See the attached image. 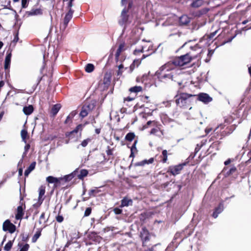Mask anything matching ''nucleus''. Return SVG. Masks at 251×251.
Segmentation results:
<instances>
[{
    "mask_svg": "<svg viewBox=\"0 0 251 251\" xmlns=\"http://www.w3.org/2000/svg\"><path fill=\"white\" fill-rule=\"evenodd\" d=\"M12 243L11 241H9L4 246V250L8 251L10 250L12 247Z\"/></svg>",
    "mask_w": 251,
    "mask_h": 251,
    "instance_id": "nucleus-37",
    "label": "nucleus"
},
{
    "mask_svg": "<svg viewBox=\"0 0 251 251\" xmlns=\"http://www.w3.org/2000/svg\"><path fill=\"white\" fill-rule=\"evenodd\" d=\"M99 192V191L97 188L92 189L89 191V195L90 196H95L96 194L98 193Z\"/></svg>",
    "mask_w": 251,
    "mask_h": 251,
    "instance_id": "nucleus-34",
    "label": "nucleus"
},
{
    "mask_svg": "<svg viewBox=\"0 0 251 251\" xmlns=\"http://www.w3.org/2000/svg\"><path fill=\"white\" fill-rule=\"evenodd\" d=\"M36 163L35 162H32L30 166L27 168V169L25 172V176H28V175L30 174V173L33 171L35 167Z\"/></svg>",
    "mask_w": 251,
    "mask_h": 251,
    "instance_id": "nucleus-17",
    "label": "nucleus"
},
{
    "mask_svg": "<svg viewBox=\"0 0 251 251\" xmlns=\"http://www.w3.org/2000/svg\"><path fill=\"white\" fill-rule=\"evenodd\" d=\"M145 45H141V47H140L139 48L137 49H135L134 51V54L136 55L138 54L139 53L142 52L143 51V50H144Z\"/></svg>",
    "mask_w": 251,
    "mask_h": 251,
    "instance_id": "nucleus-31",
    "label": "nucleus"
},
{
    "mask_svg": "<svg viewBox=\"0 0 251 251\" xmlns=\"http://www.w3.org/2000/svg\"><path fill=\"white\" fill-rule=\"evenodd\" d=\"M84 106L86 107L88 110L90 112V111H91L92 110H93L94 109V108L95 107V105H94V103L93 102V103H90L87 105H84Z\"/></svg>",
    "mask_w": 251,
    "mask_h": 251,
    "instance_id": "nucleus-35",
    "label": "nucleus"
},
{
    "mask_svg": "<svg viewBox=\"0 0 251 251\" xmlns=\"http://www.w3.org/2000/svg\"><path fill=\"white\" fill-rule=\"evenodd\" d=\"M33 111V107L32 105H30L28 106H25L23 108V111L26 115L31 114Z\"/></svg>",
    "mask_w": 251,
    "mask_h": 251,
    "instance_id": "nucleus-18",
    "label": "nucleus"
},
{
    "mask_svg": "<svg viewBox=\"0 0 251 251\" xmlns=\"http://www.w3.org/2000/svg\"><path fill=\"white\" fill-rule=\"evenodd\" d=\"M56 220L57 222L61 223L63 221V217L62 216L58 215L56 217Z\"/></svg>",
    "mask_w": 251,
    "mask_h": 251,
    "instance_id": "nucleus-41",
    "label": "nucleus"
},
{
    "mask_svg": "<svg viewBox=\"0 0 251 251\" xmlns=\"http://www.w3.org/2000/svg\"><path fill=\"white\" fill-rule=\"evenodd\" d=\"M70 118V116L69 115V116H68L67 117V119H66V121H65V123H67V122H68V121L69 120Z\"/></svg>",
    "mask_w": 251,
    "mask_h": 251,
    "instance_id": "nucleus-58",
    "label": "nucleus"
},
{
    "mask_svg": "<svg viewBox=\"0 0 251 251\" xmlns=\"http://www.w3.org/2000/svg\"><path fill=\"white\" fill-rule=\"evenodd\" d=\"M180 23L182 25H186L189 22V19L187 16L184 15L180 18Z\"/></svg>",
    "mask_w": 251,
    "mask_h": 251,
    "instance_id": "nucleus-23",
    "label": "nucleus"
},
{
    "mask_svg": "<svg viewBox=\"0 0 251 251\" xmlns=\"http://www.w3.org/2000/svg\"><path fill=\"white\" fill-rule=\"evenodd\" d=\"M30 148V145L27 144H26L25 147V152H24V154H25L27 151H28V150Z\"/></svg>",
    "mask_w": 251,
    "mask_h": 251,
    "instance_id": "nucleus-44",
    "label": "nucleus"
},
{
    "mask_svg": "<svg viewBox=\"0 0 251 251\" xmlns=\"http://www.w3.org/2000/svg\"><path fill=\"white\" fill-rule=\"evenodd\" d=\"M29 249V245L27 244H26L24 246L23 248L22 249L21 251H25L26 250H28Z\"/></svg>",
    "mask_w": 251,
    "mask_h": 251,
    "instance_id": "nucleus-45",
    "label": "nucleus"
},
{
    "mask_svg": "<svg viewBox=\"0 0 251 251\" xmlns=\"http://www.w3.org/2000/svg\"><path fill=\"white\" fill-rule=\"evenodd\" d=\"M40 235H41V232L39 231L37 232L32 237V242H35L37 241V240L38 239V238L40 236Z\"/></svg>",
    "mask_w": 251,
    "mask_h": 251,
    "instance_id": "nucleus-33",
    "label": "nucleus"
},
{
    "mask_svg": "<svg viewBox=\"0 0 251 251\" xmlns=\"http://www.w3.org/2000/svg\"><path fill=\"white\" fill-rule=\"evenodd\" d=\"M27 0H22V5L23 8H25L27 6Z\"/></svg>",
    "mask_w": 251,
    "mask_h": 251,
    "instance_id": "nucleus-42",
    "label": "nucleus"
},
{
    "mask_svg": "<svg viewBox=\"0 0 251 251\" xmlns=\"http://www.w3.org/2000/svg\"><path fill=\"white\" fill-rule=\"evenodd\" d=\"M152 123V121H148V122H147V126H144L143 128H147V127H148V126H149V125H150Z\"/></svg>",
    "mask_w": 251,
    "mask_h": 251,
    "instance_id": "nucleus-48",
    "label": "nucleus"
},
{
    "mask_svg": "<svg viewBox=\"0 0 251 251\" xmlns=\"http://www.w3.org/2000/svg\"><path fill=\"white\" fill-rule=\"evenodd\" d=\"M224 209V206L223 204L221 203L219 204V205L215 209L214 212L213 213V217L214 218H216L218 214L221 213Z\"/></svg>",
    "mask_w": 251,
    "mask_h": 251,
    "instance_id": "nucleus-12",
    "label": "nucleus"
},
{
    "mask_svg": "<svg viewBox=\"0 0 251 251\" xmlns=\"http://www.w3.org/2000/svg\"><path fill=\"white\" fill-rule=\"evenodd\" d=\"M69 244H70V243H67V244L66 245V246H65V247H68V245H69Z\"/></svg>",
    "mask_w": 251,
    "mask_h": 251,
    "instance_id": "nucleus-63",
    "label": "nucleus"
},
{
    "mask_svg": "<svg viewBox=\"0 0 251 251\" xmlns=\"http://www.w3.org/2000/svg\"><path fill=\"white\" fill-rule=\"evenodd\" d=\"M149 232L145 229H143L141 232V237L143 240V244L145 242L148 241L149 240Z\"/></svg>",
    "mask_w": 251,
    "mask_h": 251,
    "instance_id": "nucleus-10",
    "label": "nucleus"
},
{
    "mask_svg": "<svg viewBox=\"0 0 251 251\" xmlns=\"http://www.w3.org/2000/svg\"><path fill=\"white\" fill-rule=\"evenodd\" d=\"M124 48H125V44H121L119 47V48L118 49L117 51H116V53L115 54V56H116V58H117L121 52L124 50Z\"/></svg>",
    "mask_w": 251,
    "mask_h": 251,
    "instance_id": "nucleus-26",
    "label": "nucleus"
},
{
    "mask_svg": "<svg viewBox=\"0 0 251 251\" xmlns=\"http://www.w3.org/2000/svg\"><path fill=\"white\" fill-rule=\"evenodd\" d=\"M236 170V168H232L230 169V172H234Z\"/></svg>",
    "mask_w": 251,
    "mask_h": 251,
    "instance_id": "nucleus-59",
    "label": "nucleus"
},
{
    "mask_svg": "<svg viewBox=\"0 0 251 251\" xmlns=\"http://www.w3.org/2000/svg\"><path fill=\"white\" fill-rule=\"evenodd\" d=\"M91 212V209L90 207H88L86 208L85 211L84 215L85 216H88Z\"/></svg>",
    "mask_w": 251,
    "mask_h": 251,
    "instance_id": "nucleus-39",
    "label": "nucleus"
},
{
    "mask_svg": "<svg viewBox=\"0 0 251 251\" xmlns=\"http://www.w3.org/2000/svg\"><path fill=\"white\" fill-rule=\"evenodd\" d=\"M23 174V170L22 169H20L19 170V176H21Z\"/></svg>",
    "mask_w": 251,
    "mask_h": 251,
    "instance_id": "nucleus-52",
    "label": "nucleus"
},
{
    "mask_svg": "<svg viewBox=\"0 0 251 251\" xmlns=\"http://www.w3.org/2000/svg\"><path fill=\"white\" fill-rule=\"evenodd\" d=\"M136 143H137V141H135L134 143V144L133 145V146H132L131 147V154H130V156H133V153L134 151H137V149H136Z\"/></svg>",
    "mask_w": 251,
    "mask_h": 251,
    "instance_id": "nucleus-36",
    "label": "nucleus"
},
{
    "mask_svg": "<svg viewBox=\"0 0 251 251\" xmlns=\"http://www.w3.org/2000/svg\"><path fill=\"white\" fill-rule=\"evenodd\" d=\"M142 90V87L141 86H134L129 89V91L133 93H138Z\"/></svg>",
    "mask_w": 251,
    "mask_h": 251,
    "instance_id": "nucleus-25",
    "label": "nucleus"
},
{
    "mask_svg": "<svg viewBox=\"0 0 251 251\" xmlns=\"http://www.w3.org/2000/svg\"><path fill=\"white\" fill-rule=\"evenodd\" d=\"M73 13H74V11L72 10L71 8H70L68 12L66 14V15L65 17V18H64V28L66 27V26L68 25V23L72 19Z\"/></svg>",
    "mask_w": 251,
    "mask_h": 251,
    "instance_id": "nucleus-8",
    "label": "nucleus"
},
{
    "mask_svg": "<svg viewBox=\"0 0 251 251\" xmlns=\"http://www.w3.org/2000/svg\"><path fill=\"white\" fill-rule=\"evenodd\" d=\"M21 135L22 140L25 142V143L26 144L27 139L28 138L27 131L25 129H23L21 132Z\"/></svg>",
    "mask_w": 251,
    "mask_h": 251,
    "instance_id": "nucleus-19",
    "label": "nucleus"
},
{
    "mask_svg": "<svg viewBox=\"0 0 251 251\" xmlns=\"http://www.w3.org/2000/svg\"><path fill=\"white\" fill-rule=\"evenodd\" d=\"M94 69V66L92 64H88L85 67V71L88 73L92 72Z\"/></svg>",
    "mask_w": 251,
    "mask_h": 251,
    "instance_id": "nucleus-30",
    "label": "nucleus"
},
{
    "mask_svg": "<svg viewBox=\"0 0 251 251\" xmlns=\"http://www.w3.org/2000/svg\"><path fill=\"white\" fill-rule=\"evenodd\" d=\"M150 134L161 136L163 134V133L161 131H159L158 128H156L152 129L150 132Z\"/></svg>",
    "mask_w": 251,
    "mask_h": 251,
    "instance_id": "nucleus-24",
    "label": "nucleus"
},
{
    "mask_svg": "<svg viewBox=\"0 0 251 251\" xmlns=\"http://www.w3.org/2000/svg\"><path fill=\"white\" fill-rule=\"evenodd\" d=\"M47 181L50 183H54L55 185L60 183L61 181L60 177L57 178L52 176H50L47 177Z\"/></svg>",
    "mask_w": 251,
    "mask_h": 251,
    "instance_id": "nucleus-11",
    "label": "nucleus"
},
{
    "mask_svg": "<svg viewBox=\"0 0 251 251\" xmlns=\"http://www.w3.org/2000/svg\"><path fill=\"white\" fill-rule=\"evenodd\" d=\"M87 174L88 171L86 170H81L80 173L77 175V177L79 179H82L84 177L87 176Z\"/></svg>",
    "mask_w": 251,
    "mask_h": 251,
    "instance_id": "nucleus-27",
    "label": "nucleus"
},
{
    "mask_svg": "<svg viewBox=\"0 0 251 251\" xmlns=\"http://www.w3.org/2000/svg\"><path fill=\"white\" fill-rule=\"evenodd\" d=\"M73 0H70V1L69 2L68 6L69 7H71L72 6V1Z\"/></svg>",
    "mask_w": 251,
    "mask_h": 251,
    "instance_id": "nucleus-51",
    "label": "nucleus"
},
{
    "mask_svg": "<svg viewBox=\"0 0 251 251\" xmlns=\"http://www.w3.org/2000/svg\"><path fill=\"white\" fill-rule=\"evenodd\" d=\"M230 160H226V161L225 162V164L226 165H228V164H229L230 163Z\"/></svg>",
    "mask_w": 251,
    "mask_h": 251,
    "instance_id": "nucleus-54",
    "label": "nucleus"
},
{
    "mask_svg": "<svg viewBox=\"0 0 251 251\" xmlns=\"http://www.w3.org/2000/svg\"><path fill=\"white\" fill-rule=\"evenodd\" d=\"M132 203V201L130 199H124L122 201L121 206H127L130 205Z\"/></svg>",
    "mask_w": 251,
    "mask_h": 251,
    "instance_id": "nucleus-22",
    "label": "nucleus"
},
{
    "mask_svg": "<svg viewBox=\"0 0 251 251\" xmlns=\"http://www.w3.org/2000/svg\"><path fill=\"white\" fill-rule=\"evenodd\" d=\"M44 216H45V213H43L40 216V219H43L44 218Z\"/></svg>",
    "mask_w": 251,
    "mask_h": 251,
    "instance_id": "nucleus-56",
    "label": "nucleus"
},
{
    "mask_svg": "<svg viewBox=\"0 0 251 251\" xmlns=\"http://www.w3.org/2000/svg\"><path fill=\"white\" fill-rule=\"evenodd\" d=\"M126 11L125 9L122 11L121 17L122 20L120 22L121 24H124L127 21Z\"/></svg>",
    "mask_w": 251,
    "mask_h": 251,
    "instance_id": "nucleus-20",
    "label": "nucleus"
},
{
    "mask_svg": "<svg viewBox=\"0 0 251 251\" xmlns=\"http://www.w3.org/2000/svg\"><path fill=\"white\" fill-rule=\"evenodd\" d=\"M191 48L193 50L197 51L196 54H195L193 52L187 53L185 55L176 57L169 61V62L174 68H175L176 67H182L190 63L193 58L198 57V50H199V53H201L202 51V49L198 47V45L193 48L191 47Z\"/></svg>",
    "mask_w": 251,
    "mask_h": 251,
    "instance_id": "nucleus-1",
    "label": "nucleus"
},
{
    "mask_svg": "<svg viewBox=\"0 0 251 251\" xmlns=\"http://www.w3.org/2000/svg\"><path fill=\"white\" fill-rule=\"evenodd\" d=\"M90 141V140L89 139H87L86 140H83L81 144V146L83 147H86Z\"/></svg>",
    "mask_w": 251,
    "mask_h": 251,
    "instance_id": "nucleus-38",
    "label": "nucleus"
},
{
    "mask_svg": "<svg viewBox=\"0 0 251 251\" xmlns=\"http://www.w3.org/2000/svg\"><path fill=\"white\" fill-rule=\"evenodd\" d=\"M134 136L135 135L134 134V133H129L126 135V139L128 141H131L134 139Z\"/></svg>",
    "mask_w": 251,
    "mask_h": 251,
    "instance_id": "nucleus-32",
    "label": "nucleus"
},
{
    "mask_svg": "<svg viewBox=\"0 0 251 251\" xmlns=\"http://www.w3.org/2000/svg\"><path fill=\"white\" fill-rule=\"evenodd\" d=\"M141 61L139 59H135L130 66L129 72L132 73L136 67H138L141 63Z\"/></svg>",
    "mask_w": 251,
    "mask_h": 251,
    "instance_id": "nucleus-14",
    "label": "nucleus"
},
{
    "mask_svg": "<svg viewBox=\"0 0 251 251\" xmlns=\"http://www.w3.org/2000/svg\"><path fill=\"white\" fill-rule=\"evenodd\" d=\"M162 154L163 156H167V151L166 150H164L162 152Z\"/></svg>",
    "mask_w": 251,
    "mask_h": 251,
    "instance_id": "nucleus-50",
    "label": "nucleus"
},
{
    "mask_svg": "<svg viewBox=\"0 0 251 251\" xmlns=\"http://www.w3.org/2000/svg\"><path fill=\"white\" fill-rule=\"evenodd\" d=\"M167 160V156H164L163 159V161L164 163L166 162Z\"/></svg>",
    "mask_w": 251,
    "mask_h": 251,
    "instance_id": "nucleus-55",
    "label": "nucleus"
},
{
    "mask_svg": "<svg viewBox=\"0 0 251 251\" xmlns=\"http://www.w3.org/2000/svg\"><path fill=\"white\" fill-rule=\"evenodd\" d=\"M114 211L116 214H119L121 213L122 210L118 208H116L114 209Z\"/></svg>",
    "mask_w": 251,
    "mask_h": 251,
    "instance_id": "nucleus-43",
    "label": "nucleus"
},
{
    "mask_svg": "<svg viewBox=\"0 0 251 251\" xmlns=\"http://www.w3.org/2000/svg\"><path fill=\"white\" fill-rule=\"evenodd\" d=\"M183 165L179 164L174 166H171L169 168V171L174 175H176L179 174L183 168Z\"/></svg>",
    "mask_w": 251,
    "mask_h": 251,
    "instance_id": "nucleus-6",
    "label": "nucleus"
},
{
    "mask_svg": "<svg viewBox=\"0 0 251 251\" xmlns=\"http://www.w3.org/2000/svg\"><path fill=\"white\" fill-rule=\"evenodd\" d=\"M3 46V43L1 41H0V49L2 48Z\"/></svg>",
    "mask_w": 251,
    "mask_h": 251,
    "instance_id": "nucleus-60",
    "label": "nucleus"
},
{
    "mask_svg": "<svg viewBox=\"0 0 251 251\" xmlns=\"http://www.w3.org/2000/svg\"><path fill=\"white\" fill-rule=\"evenodd\" d=\"M140 44H141V45H145L144 49H146V48H147L148 46L149 47L151 45V44L150 42H147L144 41V40L142 41Z\"/></svg>",
    "mask_w": 251,
    "mask_h": 251,
    "instance_id": "nucleus-40",
    "label": "nucleus"
},
{
    "mask_svg": "<svg viewBox=\"0 0 251 251\" xmlns=\"http://www.w3.org/2000/svg\"><path fill=\"white\" fill-rule=\"evenodd\" d=\"M78 173V170H75L72 173L66 175L63 177H60L61 178V181H64L65 182H67L70 181L73 177H74Z\"/></svg>",
    "mask_w": 251,
    "mask_h": 251,
    "instance_id": "nucleus-7",
    "label": "nucleus"
},
{
    "mask_svg": "<svg viewBox=\"0 0 251 251\" xmlns=\"http://www.w3.org/2000/svg\"><path fill=\"white\" fill-rule=\"evenodd\" d=\"M203 4L202 0H196L192 3V6L194 7H199Z\"/></svg>",
    "mask_w": 251,
    "mask_h": 251,
    "instance_id": "nucleus-29",
    "label": "nucleus"
},
{
    "mask_svg": "<svg viewBox=\"0 0 251 251\" xmlns=\"http://www.w3.org/2000/svg\"><path fill=\"white\" fill-rule=\"evenodd\" d=\"M126 0H122V4H123V5L125 4L126 3Z\"/></svg>",
    "mask_w": 251,
    "mask_h": 251,
    "instance_id": "nucleus-57",
    "label": "nucleus"
},
{
    "mask_svg": "<svg viewBox=\"0 0 251 251\" xmlns=\"http://www.w3.org/2000/svg\"><path fill=\"white\" fill-rule=\"evenodd\" d=\"M61 108V105L59 104L54 105L51 109V113L53 115H55Z\"/></svg>",
    "mask_w": 251,
    "mask_h": 251,
    "instance_id": "nucleus-21",
    "label": "nucleus"
},
{
    "mask_svg": "<svg viewBox=\"0 0 251 251\" xmlns=\"http://www.w3.org/2000/svg\"><path fill=\"white\" fill-rule=\"evenodd\" d=\"M89 112V111L87 109V107L83 106L80 113V116L83 118L87 115Z\"/></svg>",
    "mask_w": 251,
    "mask_h": 251,
    "instance_id": "nucleus-28",
    "label": "nucleus"
},
{
    "mask_svg": "<svg viewBox=\"0 0 251 251\" xmlns=\"http://www.w3.org/2000/svg\"><path fill=\"white\" fill-rule=\"evenodd\" d=\"M249 73L251 76V67H249Z\"/></svg>",
    "mask_w": 251,
    "mask_h": 251,
    "instance_id": "nucleus-61",
    "label": "nucleus"
},
{
    "mask_svg": "<svg viewBox=\"0 0 251 251\" xmlns=\"http://www.w3.org/2000/svg\"><path fill=\"white\" fill-rule=\"evenodd\" d=\"M46 187L45 186H41L39 188V198L38 201L40 203H42L44 200L42 198L45 193Z\"/></svg>",
    "mask_w": 251,
    "mask_h": 251,
    "instance_id": "nucleus-9",
    "label": "nucleus"
},
{
    "mask_svg": "<svg viewBox=\"0 0 251 251\" xmlns=\"http://www.w3.org/2000/svg\"><path fill=\"white\" fill-rule=\"evenodd\" d=\"M38 13H39V11L38 10H34L33 11H31L30 12V15H37Z\"/></svg>",
    "mask_w": 251,
    "mask_h": 251,
    "instance_id": "nucleus-46",
    "label": "nucleus"
},
{
    "mask_svg": "<svg viewBox=\"0 0 251 251\" xmlns=\"http://www.w3.org/2000/svg\"><path fill=\"white\" fill-rule=\"evenodd\" d=\"M96 132H97L98 134L100 133V131H99V129H96Z\"/></svg>",
    "mask_w": 251,
    "mask_h": 251,
    "instance_id": "nucleus-62",
    "label": "nucleus"
},
{
    "mask_svg": "<svg viewBox=\"0 0 251 251\" xmlns=\"http://www.w3.org/2000/svg\"><path fill=\"white\" fill-rule=\"evenodd\" d=\"M2 228L4 231H8L12 233L15 231L16 226L9 220H6L3 224Z\"/></svg>",
    "mask_w": 251,
    "mask_h": 251,
    "instance_id": "nucleus-4",
    "label": "nucleus"
},
{
    "mask_svg": "<svg viewBox=\"0 0 251 251\" xmlns=\"http://www.w3.org/2000/svg\"><path fill=\"white\" fill-rule=\"evenodd\" d=\"M154 161L153 158H151L149 160H144L142 161L139 162L136 164V166H144L145 164H151Z\"/></svg>",
    "mask_w": 251,
    "mask_h": 251,
    "instance_id": "nucleus-16",
    "label": "nucleus"
},
{
    "mask_svg": "<svg viewBox=\"0 0 251 251\" xmlns=\"http://www.w3.org/2000/svg\"><path fill=\"white\" fill-rule=\"evenodd\" d=\"M118 67L119 70H122L124 68V65L123 64H120Z\"/></svg>",
    "mask_w": 251,
    "mask_h": 251,
    "instance_id": "nucleus-53",
    "label": "nucleus"
},
{
    "mask_svg": "<svg viewBox=\"0 0 251 251\" xmlns=\"http://www.w3.org/2000/svg\"><path fill=\"white\" fill-rule=\"evenodd\" d=\"M122 73H123L122 70L119 69L118 72H117V75H122Z\"/></svg>",
    "mask_w": 251,
    "mask_h": 251,
    "instance_id": "nucleus-49",
    "label": "nucleus"
},
{
    "mask_svg": "<svg viewBox=\"0 0 251 251\" xmlns=\"http://www.w3.org/2000/svg\"><path fill=\"white\" fill-rule=\"evenodd\" d=\"M198 100L205 103H207L211 101L212 99L208 94L201 93L198 95Z\"/></svg>",
    "mask_w": 251,
    "mask_h": 251,
    "instance_id": "nucleus-5",
    "label": "nucleus"
},
{
    "mask_svg": "<svg viewBox=\"0 0 251 251\" xmlns=\"http://www.w3.org/2000/svg\"><path fill=\"white\" fill-rule=\"evenodd\" d=\"M11 58V53H8L5 59L4 68L8 69L10 67V61Z\"/></svg>",
    "mask_w": 251,
    "mask_h": 251,
    "instance_id": "nucleus-15",
    "label": "nucleus"
},
{
    "mask_svg": "<svg viewBox=\"0 0 251 251\" xmlns=\"http://www.w3.org/2000/svg\"><path fill=\"white\" fill-rule=\"evenodd\" d=\"M175 68L168 62L161 66L156 72V75L160 81L166 82L169 80H176V73L172 71Z\"/></svg>",
    "mask_w": 251,
    "mask_h": 251,
    "instance_id": "nucleus-2",
    "label": "nucleus"
},
{
    "mask_svg": "<svg viewBox=\"0 0 251 251\" xmlns=\"http://www.w3.org/2000/svg\"><path fill=\"white\" fill-rule=\"evenodd\" d=\"M24 208L22 206H19L17 209V214H16V218L18 220L22 219L24 215Z\"/></svg>",
    "mask_w": 251,
    "mask_h": 251,
    "instance_id": "nucleus-13",
    "label": "nucleus"
},
{
    "mask_svg": "<svg viewBox=\"0 0 251 251\" xmlns=\"http://www.w3.org/2000/svg\"><path fill=\"white\" fill-rule=\"evenodd\" d=\"M133 99H134L133 98H131L130 97H128L125 98L124 99V100L130 101H132V100H133Z\"/></svg>",
    "mask_w": 251,
    "mask_h": 251,
    "instance_id": "nucleus-47",
    "label": "nucleus"
},
{
    "mask_svg": "<svg viewBox=\"0 0 251 251\" xmlns=\"http://www.w3.org/2000/svg\"><path fill=\"white\" fill-rule=\"evenodd\" d=\"M192 95L187 93H180L176 96V102L180 107L185 108L189 101L188 99L192 97Z\"/></svg>",
    "mask_w": 251,
    "mask_h": 251,
    "instance_id": "nucleus-3",
    "label": "nucleus"
},
{
    "mask_svg": "<svg viewBox=\"0 0 251 251\" xmlns=\"http://www.w3.org/2000/svg\"><path fill=\"white\" fill-rule=\"evenodd\" d=\"M246 23H247V22H246V21H244V22H243V24H244V25L246 24Z\"/></svg>",
    "mask_w": 251,
    "mask_h": 251,
    "instance_id": "nucleus-64",
    "label": "nucleus"
}]
</instances>
